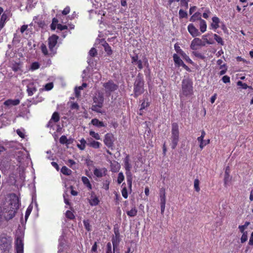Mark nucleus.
<instances>
[{
	"instance_id": "393cba45",
	"label": "nucleus",
	"mask_w": 253,
	"mask_h": 253,
	"mask_svg": "<svg viewBox=\"0 0 253 253\" xmlns=\"http://www.w3.org/2000/svg\"><path fill=\"white\" fill-rule=\"evenodd\" d=\"M27 92L29 96H32L34 92L37 91V89L35 86H33V84H29L27 85Z\"/></svg>"
},
{
	"instance_id": "4be33fe9",
	"label": "nucleus",
	"mask_w": 253,
	"mask_h": 253,
	"mask_svg": "<svg viewBox=\"0 0 253 253\" xmlns=\"http://www.w3.org/2000/svg\"><path fill=\"white\" fill-rule=\"evenodd\" d=\"M89 202L91 206H96L98 204L99 200L94 193L91 194Z\"/></svg>"
},
{
	"instance_id": "9d476101",
	"label": "nucleus",
	"mask_w": 253,
	"mask_h": 253,
	"mask_svg": "<svg viewBox=\"0 0 253 253\" xmlns=\"http://www.w3.org/2000/svg\"><path fill=\"white\" fill-rule=\"evenodd\" d=\"M205 45V42H203L202 40L198 38H194L191 42L190 48L192 50H197L200 46H204Z\"/></svg>"
},
{
	"instance_id": "052dcab7",
	"label": "nucleus",
	"mask_w": 253,
	"mask_h": 253,
	"mask_svg": "<svg viewBox=\"0 0 253 253\" xmlns=\"http://www.w3.org/2000/svg\"><path fill=\"white\" fill-rule=\"evenodd\" d=\"M134 64L137 65L138 68L140 70H141L143 68L142 62L140 60H138Z\"/></svg>"
},
{
	"instance_id": "a18cd8bd",
	"label": "nucleus",
	"mask_w": 253,
	"mask_h": 253,
	"mask_svg": "<svg viewBox=\"0 0 253 253\" xmlns=\"http://www.w3.org/2000/svg\"><path fill=\"white\" fill-rule=\"evenodd\" d=\"M192 53L194 56H195L198 58H200V59H204L205 57L204 55H203L202 53H201L199 52H197V51H193Z\"/></svg>"
},
{
	"instance_id": "2f4dec72",
	"label": "nucleus",
	"mask_w": 253,
	"mask_h": 253,
	"mask_svg": "<svg viewBox=\"0 0 253 253\" xmlns=\"http://www.w3.org/2000/svg\"><path fill=\"white\" fill-rule=\"evenodd\" d=\"M61 172L66 175H69L72 173V171L68 168L65 166H64L61 169Z\"/></svg>"
},
{
	"instance_id": "4c0bfd02",
	"label": "nucleus",
	"mask_w": 253,
	"mask_h": 253,
	"mask_svg": "<svg viewBox=\"0 0 253 253\" xmlns=\"http://www.w3.org/2000/svg\"><path fill=\"white\" fill-rule=\"evenodd\" d=\"M40 68V64L37 62H33L31 66L30 69L32 71L36 70Z\"/></svg>"
},
{
	"instance_id": "338daca9",
	"label": "nucleus",
	"mask_w": 253,
	"mask_h": 253,
	"mask_svg": "<svg viewBox=\"0 0 253 253\" xmlns=\"http://www.w3.org/2000/svg\"><path fill=\"white\" fill-rule=\"evenodd\" d=\"M249 244L251 246H253V232L251 233L250 237Z\"/></svg>"
},
{
	"instance_id": "6e6552de",
	"label": "nucleus",
	"mask_w": 253,
	"mask_h": 253,
	"mask_svg": "<svg viewBox=\"0 0 253 253\" xmlns=\"http://www.w3.org/2000/svg\"><path fill=\"white\" fill-rule=\"evenodd\" d=\"M24 243L23 235H16L15 240V249L16 253H23Z\"/></svg>"
},
{
	"instance_id": "39448f33",
	"label": "nucleus",
	"mask_w": 253,
	"mask_h": 253,
	"mask_svg": "<svg viewBox=\"0 0 253 253\" xmlns=\"http://www.w3.org/2000/svg\"><path fill=\"white\" fill-rule=\"evenodd\" d=\"M193 94L192 82L188 78L183 80L182 82V96H190Z\"/></svg>"
},
{
	"instance_id": "49530a36",
	"label": "nucleus",
	"mask_w": 253,
	"mask_h": 253,
	"mask_svg": "<svg viewBox=\"0 0 253 253\" xmlns=\"http://www.w3.org/2000/svg\"><path fill=\"white\" fill-rule=\"evenodd\" d=\"M109 184H110L109 180H106L104 181V182L103 183V188L106 190H108L109 188Z\"/></svg>"
},
{
	"instance_id": "f8f14e48",
	"label": "nucleus",
	"mask_w": 253,
	"mask_h": 253,
	"mask_svg": "<svg viewBox=\"0 0 253 253\" xmlns=\"http://www.w3.org/2000/svg\"><path fill=\"white\" fill-rule=\"evenodd\" d=\"M187 29L188 32L193 37H196L201 35V33L193 24H189Z\"/></svg>"
},
{
	"instance_id": "37998d69",
	"label": "nucleus",
	"mask_w": 253,
	"mask_h": 253,
	"mask_svg": "<svg viewBox=\"0 0 253 253\" xmlns=\"http://www.w3.org/2000/svg\"><path fill=\"white\" fill-rule=\"evenodd\" d=\"M59 141L60 143L63 144L68 143L67 138L65 135H62L60 137L59 139Z\"/></svg>"
},
{
	"instance_id": "3c124183",
	"label": "nucleus",
	"mask_w": 253,
	"mask_h": 253,
	"mask_svg": "<svg viewBox=\"0 0 253 253\" xmlns=\"http://www.w3.org/2000/svg\"><path fill=\"white\" fill-rule=\"evenodd\" d=\"M18 135L22 138H24L25 137V132L24 130L18 129L16 131Z\"/></svg>"
},
{
	"instance_id": "4d7b16f0",
	"label": "nucleus",
	"mask_w": 253,
	"mask_h": 253,
	"mask_svg": "<svg viewBox=\"0 0 253 253\" xmlns=\"http://www.w3.org/2000/svg\"><path fill=\"white\" fill-rule=\"evenodd\" d=\"M70 8L69 6H67L62 11V13L63 15H67V14H68L70 12Z\"/></svg>"
},
{
	"instance_id": "9b49d317",
	"label": "nucleus",
	"mask_w": 253,
	"mask_h": 253,
	"mask_svg": "<svg viewBox=\"0 0 253 253\" xmlns=\"http://www.w3.org/2000/svg\"><path fill=\"white\" fill-rule=\"evenodd\" d=\"M103 86L105 88V91L108 93L115 91L118 88V86L112 81H109L104 83Z\"/></svg>"
},
{
	"instance_id": "603ef678",
	"label": "nucleus",
	"mask_w": 253,
	"mask_h": 253,
	"mask_svg": "<svg viewBox=\"0 0 253 253\" xmlns=\"http://www.w3.org/2000/svg\"><path fill=\"white\" fill-rule=\"evenodd\" d=\"M189 0H180L181 5L183 6H184L186 8H187L188 7V2Z\"/></svg>"
},
{
	"instance_id": "13d9d810",
	"label": "nucleus",
	"mask_w": 253,
	"mask_h": 253,
	"mask_svg": "<svg viewBox=\"0 0 253 253\" xmlns=\"http://www.w3.org/2000/svg\"><path fill=\"white\" fill-rule=\"evenodd\" d=\"M57 28L60 31L65 30L67 29V26L66 25H62L60 24H58L57 25Z\"/></svg>"
},
{
	"instance_id": "5fc2aeb1",
	"label": "nucleus",
	"mask_w": 253,
	"mask_h": 253,
	"mask_svg": "<svg viewBox=\"0 0 253 253\" xmlns=\"http://www.w3.org/2000/svg\"><path fill=\"white\" fill-rule=\"evenodd\" d=\"M161 204H166V195L164 193L160 196Z\"/></svg>"
},
{
	"instance_id": "aec40b11",
	"label": "nucleus",
	"mask_w": 253,
	"mask_h": 253,
	"mask_svg": "<svg viewBox=\"0 0 253 253\" xmlns=\"http://www.w3.org/2000/svg\"><path fill=\"white\" fill-rule=\"evenodd\" d=\"M91 123L93 126L98 127L106 126V125L102 122L99 121L97 119H93L91 121Z\"/></svg>"
},
{
	"instance_id": "f03ea898",
	"label": "nucleus",
	"mask_w": 253,
	"mask_h": 253,
	"mask_svg": "<svg viewBox=\"0 0 253 253\" xmlns=\"http://www.w3.org/2000/svg\"><path fill=\"white\" fill-rule=\"evenodd\" d=\"M58 37L53 35L48 39V49L46 45L42 43L41 45V49L42 53L45 56L52 57L56 53L57 47L56 45L57 43Z\"/></svg>"
},
{
	"instance_id": "5701e85b",
	"label": "nucleus",
	"mask_w": 253,
	"mask_h": 253,
	"mask_svg": "<svg viewBox=\"0 0 253 253\" xmlns=\"http://www.w3.org/2000/svg\"><path fill=\"white\" fill-rule=\"evenodd\" d=\"M201 13L199 12L195 13L190 18V21L191 22H195L197 20H199L201 21Z\"/></svg>"
},
{
	"instance_id": "b1692460",
	"label": "nucleus",
	"mask_w": 253,
	"mask_h": 253,
	"mask_svg": "<svg viewBox=\"0 0 253 253\" xmlns=\"http://www.w3.org/2000/svg\"><path fill=\"white\" fill-rule=\"evenodd\" d=\"M200 29L202 33L205 32L207 30V23L203 19H201V21H200Z\"/></svg>"
},
{
	"instance_id": "f3484780",
	"label": "nucleus",
	"mask_w": 253,
	"mask_h": 253,
	"mask_svg": "<svg viewBox=\"0 0 253 253\" xmlns=\"http://www.w3.org/2000/svg\"><path fill=\"white\" fill-rule=\"evenodd\" d=\"M219 19L217 17H213L212 18V23L211 24V29L216 30V29L219 28Z\"/></svg>"
},
{
	"instance_id": "09e8293b",
	"label": "nucleus",
	"mask_w": 253,
	"mask_h": 253,
	"mask_svg": "<svg viewBox=\"0 0 253 253\" xmlns=\"http://www.w3.org/2000/svg\"><path fill=\"white\" fill-rule=\"evenodd\" d=\"M53 87V84L52 83H49L46 84L44 86L45 90L48 91L51 90Z\"/></svg>"
},
{
	"instance_id": "412c9836",
	"label": "nucleus",
	"mask_w": 253,
	"mask_h": 253,
	"mask_svg": "<svg viewBox=\"0 0 253 253\" xmlns=\"http://www.w3.org/2000/svg\"><path fill=\"white\" fill-rule=\"evenodd\" d=\"M111 169L112 172H116L120 169V165L118 162L116 161L111 162Z\"/></svg>"
},
{
	"instance_id": "6ab92c4d",
	"label": "nucleus",
	"mask_w": 253,
	"mask_h": 253,
	"mask_svg": "<svg viewBox=\"0 0 253 253\" xmlns=\"http://www.w3.org/2000/svg\"><path fill=\"white\" fill-rule=\"evenodd\" d=\"M20 100L19 99H8L4 101V105L7 106H15L19 104Z\"/></svg>"
},
{
	"instance_id": "f704fd0d",
	"label": "nucleus",
	"mask_w": 253,
	"mask_h": 253,
	"mask_svg": "<svg viewBox=\"0 0 253 253\" xmlns=\"http://www.w3.org/2000/svg\"><path fill=\"white\" fill-rule=\"evenodd\" d=\"M125 179V177L124 174L122 172H120L118 174V176L117 178V182L118 184H121Z\"/></svg>"
},
{
	"instance_id": "0eeeda50",
	"label": "nucleus",
	"mask_w": 253,
	"mask_h": 253,
	"mask_svg": "<svg viewBox=\"0 0 253 253\" xmlns=\"http://www.w3.org/2000/svg\"><path fill=\"white\" fill-rule=\"evenodd\" d=\"M144 92V81L139 75L137 76L134 84V92L135 97L141 94Z\"/></svg>"
},
{
	"instance_id": "a878e982",
	"label": "nucleus",
	"mask_w": 253,
	"mask_h": 253,
	"mask_svg": "<svg viewBox=\"0 0 253 253\" xmlns=\"http://www.w3.org/2000/svg\"><path fill=\"white\" fill-rule=\"evenodd\" d=\"M210 35V34H208L206 35H204L202 36V40L203 42H205V45L206 44H211L213 43V41L211 39H208V36Z\"/></svg>"
},
{
	"instance_id": "f257e3e1",
	"label": "nucleus",
	"mask_w": 253,
	"mask_h": 253,
	"mask_svg": "<svg viewBox=\"0 0 253 253\" xmlns=\"http://www.w3.org/2000/svg\"><path fill=\"white\" fill-rule=\"evenodd\" d=\"M19 205L18 197L15 194L11 195L9 206L4 208L2 211V215H4L6 221L11 219L15 216L16 211L19 208Z\"/></svg>"
},
{
	"instance_id": "864d4df0",
	"label": "nucleus",
	"mask_w": 253,
	"mask_h": 253,
	"mask_svg": "<svg viewBox=\"0 0 253 253\" xmlns=\"http://www.w3.org/2000/svg\"><path fill=\"white\" fill-rule=\"evenodd\" d=\"M97 51L95 48H92L89 51V55L91 57H94L96 54Z\"/></svg>"
},
{
	"instance_id": "c756f323",
	"label": "nucleus",
	"mask_w": 253,
	"mask_h": 253,
	"mask_svg": "<svg viewBox=\"0 0 253 253\" xmlns=\"http://www.w3.org/2000/svg\"><path fill=\"white\" fill-rule=\"evenodd\" d=\"M7 18V15L5 13L2 14L0 19V30L4 26V23Z\"/></svg>"
},
{
	"instance_id": "473e14b6",
	"label": "nucleus",
	"mask_w": 253,
	"mask_h": 253,
	"mask_svg": "<svg viewBox=\"0 0 253 253\" xmlns=\"http://www.w3.org/2000/svg\"><path fill=\"white\" fill-rule=\"evenodd\" d=\"M64 237L62 236H60L59 239V249H58L59 253H61L63 251L62 249V247H63V245H64Z\"/></svg>"
},
{
	"instance_id": "7c9ffc66",
	"label": "nucleus",
	"mask_w": 253,
	"mask_h": 253,
	"mask_svg": "<svg viewBox=\"0 0 253 253\" xmlns=\"http://www.w3.org/2000/svg\"><path fill=\"white\" fill-rule=\"evenodd\" d=\"M80 141L81 142V144H77V146L80 150H83L85 149L86 141L84 138H82Z\"/></svg>"
},
{
	"instance_id": "20e7f679",
	"label": "nucleus",
	"mask_w": 253,
	"mask_h": 253,
	"mask_svg": "<svg viewBox=\"0 0 253 253\" xmlns=\"http://www.w3.org/2000/svg\"><path fill=\"white\" fill-rule=\"evenodd\" d=\"M179 132L178 130V126L176 123H173L172 125L171 135L170 138V146L172 149H174L179 141Z\"/></svg>"
},
{
	"instance_id": "bf43d9fd",
	"label": "nucleus",
	"mask_w": 253,
	"mask_h": 253,
	"mask_svg": "<svg viewBox=\"0 0 253 253\" xmlns=\"http://www.w3.org/2000/svg\"><path fill=\"white\" fill-rule=\"evenodd\" d=\"M32 211V209L29 207L28 209L26 210V213H25V219H27V218L28 217L29 215L31 213Z\"/></svg>"
},
{
	"instance_id": "a19ab883",
	"label": "nucleus",
	"mask_w": 253,
	"mask_h": 253,
	"mask_svg": "<svg viewBox=\"0 0 253 253\" xmlns=\"http://www.w3.org/2000/svg\"><path fill=\"white\" fill-rule=\"evenodd\" d=\"M179 16L180 18H187V13L186 11L182 9H180L179 11Z\"/></svg>"
},
{
	"instance_id": "774afa93",
	"label": "nucleus",
	"mask_w": 253,
	"mask_h": 253,
	"mask_svg": "<svg viewBox=\"0 0 253 253\" xmlns=\"http://www.w3.org/2000/svg\"><path fill=\"white\" fill-rule=\"evenodd\" d=\"M76 164L75 162L73 161V160H69L68 161L67 164L70 167H72L73 165H74Z\"/></svg>"
},
{
	"instance_id": "e2e57ef3",
	"label": "nucleus",
	"mask_w": 253,
	"mask_h": 253,
	"mask_svg": "<svg viewBox=\"0 0 253 253\" xmlns=\"http://www.w3.org/2000/svg\"><path fill=\"white\" fill-rule=\"evenodd\" d=\"M138 60V57L137 55L132 56L131 57V62L133 64H135Z\"/></svg>"
},
{
	"instance_id": "7ed1b4c3",
	"label": "nucleus",
	"mask_w": 253,
	"mask_h": 253,
	"mask_svg": "<svg viewBox=\"0 0 253 253\" xmlns=\"http://www.w3.org/2000/svg\"><path fill=\"white\" fill-rule=\"evenodd\" d=\"M12 238L6 233L0 235V250L4 253H7L12 247Z\"/></svg>"
},
{
	"instance_id": "e433bc0d",
	"label": "nucleus",
	"mask_w": 253,
	"mask_h": 253,
	"mask_svg": "<svg viewBox=\"0 0 253 253\" xmlns=\"http://www.w3.org/2000/svg\"><path fill=\"white\" fill-rule=\"evenodd\" d=\"M199 183H200V182L198 179H195L194 182V187L195 190L197 192H199L200 190V188L199 187Z\"/></svg>"
},
{
	"instance_id": "ea45409f",
	"label": "nucleus",
	"mask_w": 253,
	"mask_h": 253,
	"mask_svg": "<svg viewBox=\"0 0 253 253\" xmlns=\"http://www.w3.org/2000/svg\"><path fill=\"white\" fill-rule=\"evenodd\" d=\"M242 235L241 238V242L244 243L246 242L248 240V232H244L242 233Z\"/></svg>"
},
{
	"instance_id": "72a5a7b5",
	"label": "nucleus",
	"mask_w": 253,
	"mask_h": 253,
	"mask_svg": "<svg viewBox=\"0 0 253 253\" xmlns=\"http://www.w3.org/2000/svg\"><path fill=\"white\" fill-rule=\"evenodd\" d=\"M89 135L96 140H100V136L99 133L95 132L93 130H90L89 132Z\"/></svg>"
},
{
	"instance_id": "dca6fc26",
	"label": "nucleus",
	"mask_w": 253,
	"mask_h": 253,
	"mask_svg": "<svg viewBox=\"0 0 253 253\" xmlns=\"http://www.w3.org/2000/svg\"><path fill=\"white\" fill-rule=\"evenodd\" d=\"M59 120V114L55 112H54L51 117V119L50 120L49 122H48V124L47 125V126H52V122L56 123L58 122Z\"/></svg>"
},
{
	"instance_id": "bb28decb",
	"label": "nucleus",
	"mask_w": 253,
	"mask_h": 253,
	"mask_svg": "<svg viewBox=\"0 0 253 253\" xmlns=\"http://www.w3.org/2000/svg\"><path fill=\"white\" fill-rule=\"evenodd\" d=\"M102 45L104 47L105 51L108 55H111L112 53V50L111 47L109 45L108 43L105 41H103Z\"/></svg>"
},
{
	"instance_id": "de8ad7c7",
	"label": "nucleus",
	"mask_w": 253,
	"mask_h": 253,
	"mask_svg": "<svg viewBox=\"0 0 253 253\" xmlns=\"http://www.w3.org/2000/svg\"><path fill=\"white\" fill-rule=\"evenodd\" d=\"M122 194L123 197L125 199H126L128 197L127 195V191L126 188V187H124L123 188L122 190Z\"/></svg>"
},
{
	"instance_id": "c03bdc74",
	"label": "nucleus",
	"mask_w": 253,
	"mask_h": 253,
	"mask_svg": "<svg viewBox=\"0 0 253 253\" xmlns=\"http://www.w3.org/2000/svg\"><path fill=\"white\" fill-rule=\"evenodd\" d=\"M5 221L6 220L4 219V215L2 216L1 214H0V228L3 227L5 225Z\"/></svg>"
},
{
	"instance_id": "1a4fd4ad",
	"label": "nucleus",
	"mask_w": 253,
	"mask_h": 253,
	"mask_svg": "<svg viewBox=\"0 0 253 253\" xmlns=\"http://www.w3.org/2000/svg\"><path fill=\"white\" fill-rule=\"evenodd\" d=\"M104 144L109 148L113 149L115 138L112 133H107L105 135L104 139Z\"/></svg>"
},
{
	"instance_id": "c85d7f7f",
	"label": "nucleus",
	"mask_w": 253,
	"mask_h": 253,
	"mask_svg": "<svg viewBox=\"0 0 253 253\" xmlns=\"http://www.w3.org/2000/svg\"><path fill=\"white\" fill-rule=\"evenodd\" d=\"M137 213V210L135 207L132 208L130 211H126L127 215L130 217L135 216Z\"/></svg>"
},
{
	"instance_id": "69168bd1",
	"label": "nucleus",
	"mask_w": 253,
	"mask_h": 253,
	"mask_svg": "<svg viewBox=\"0 0 253 253\" xmlns=\"http://www.w3.org/2000/svg\"><path fill=\"white\" fill-rule=\"evenodd\" d=\"M80 89L79 87H76L75 89V95L77 97H79L80 96Z\"/></svg>"
},
{
	"instance_id": "58836bf2",
	"label": "nucleus",
	"mask_w": 253,
	"mask_h": 253,
	"mask_svg": "<svg viewBox=\"0 0 253 253\" xmlns=\"http://www.w3.org/2000/svg\"><path fill=\"white\" fill-rule=\"evenodd\" d=\"M197 140L200 142V148L201 150L205 146V144H204V138L199 136L197 138Z\"/></svg>"
},
{
	"instance_id": "79ce46f5",
	"label": "nucleus",
	"mask_w": 253,
	"mask_h": 253,
	"mask_svg": "<svg viewBox=\"0 0 253 253\" xmlns=\"http://www.w3.org/2000/svg\"><path fill=\"white\" fill-rule=\"evenodd\" d=\"M83 222L85 229L88 231H90L91 230V226L89 224V221L88 220H84Z\"/></svg>"
},
{
	"instance_id": "2eb2a0df",
	"label": "nucleus",
	"mask_w": 253,
	"mask_h": 253,
	"mask_svg": "<svg viewBox=\"0 0 253 253\" xmlns=\"http://www.w3.org/2000/svg\"><path fill=\"white\" fill-rule=\"evenodd\" d=\"M173 57L175 63L178 66H183L184 68H187V66L177 54H174Z\"/></svg>"
},
{
	"instance_id": "4468645a",
	"label": "nucleus",
	"mask_w": 253,
	"mask_h": 253,
	"mask_svg": "<svg viewBox=\"0 0 253 253\" xmlns=\"http://www.w3.org/2000/svg\"><path fill=\"white\" fill-rule=\"evenodd\" d=\"M94 102L96 103V106L101 108L103 103L104 98L102 95L98 94L93 98Z\"/></svg>"
},
{
	"instance_id": "680f3d73",
	"label": "nucleus",
	"mask_w": 253,
	"mask_h": 253,
	"mask_svg": "<svg viewBox=\"0 0 253 253\" xmlns=\"http://www.w3.org/2000/svg\"><path fill=\"white\" fill-rule=\"evenodd\" d=\"M107 248L106 253H112V246L110 243L107 244Z\"/></svg>"
},
{
	"instance_id": "a211bd4d",
	"label": "nucleus",
	"mask_w": 253,
	"mask_h": 253,
	"mask_svg": "<svg viewBox=\"0 0 253 253\" xmlns=\"http://www.w3.org/2000/svg\"><path fill=\"white\" fill-rule=\"evenodd\" d=\"M87 145L95 149L99 148L100 147L101 143L96 141L92 139H88Z\"/></svg>"
},
{
	"instance_id": "c9c22d12",
	"label": "nucleus",
	"mask_w": 253,
	"mask_h": 253,
	"mask_svg": "<svg viewBox=\"0 0 253 253\" xmlns=\"http://www.w3.org/2000/svg\"><path fill=\"white\" fill-rule=\"evenodd\" d=\"M213 37H214V40L219 44H220L221 45H223L224 44V42L222 40V39L219 37V36H218L216 34H214L213 35Z\"/></svg>"
},
{
	"instance_id": "ddd939ff",
	"label": "nucleus",
	"mask_w": 253,
	"mask_h": 253,
	"mask_svg": "<svg viewBox=\"0 0 253 253\" xmlns=\"http://www.w3.org/2000/svg\"><path fill=\"white\" fill-rule=\"evenodd\" d=\"M107 169L105 168L97 169H94L93 173L97 177H102L106 174Z\"/></svg>"
},
{
	"instance_id": "423d86ee",
	"label": "nucleus",
	"mask_w": 253,
	"mask_h": 253,
	"mask_svg": "<svg viewBox=\"0 0 253 253\" xmlns=\"http://www.w3.org/2000/svg\"><path fill=\"white\" fill-rule=\"evenodd\" d=\"M129 161V157L128 155H127L124 160V167L126 171V176L127 183L128 185L129 188L131 189L132 187V174L130 172V169H131V165Z\"/></svg>"
},
{
	"instance_id": "cd10ccee",
	"label": "nucleus",
	"mask_w": 253,
	"mask_h": 253,
	"mask_svg": "<svg viewBox=\"0 0 253 253\" xmlns=\"http://www.w3.org/2000/svg\"><path fill=\"white\" fill-rule=\"evenodd\" d=\"M82 180L84 185H85L89 190H91L92 189L91 184H90L89 179L86 177L83 176L82 177Z\"/></svg>"
},
{
	"instance_id": "6e6d98bb",
	"label": "nucleus",
	"mask_w": 253,
	"mask_h": 253,
	"mask_svg": "<svg viewBox=\"0 0 253 253\" xmlns=\"http://www.w3.org/2000/svg\"><path fill=\"white\" fill-rule=\"evenodd\" d=\"M223 83L226 84L230 82V77L228 76H224L222 78Z\"/></svg>"
},
{
	"instance_id": "0e129e2a",
	"label": "nucleus",
	"mask_w": 253,
	"mask_h": 253,
	"mask_svg": "<svg viewBox=\"0 0 253 253\" xmlns=\"http://www.w3.org/2000/svg\"><path fill=\"white\" fill-rule=\"evenodd\" d=\"M238 228L239 229L240 231L243 233L244 232H246L247 231H245V230L247 229L246 228H245L244 226L243 225H239L238 227Z\"/></svg>"
},
{
	"instance_id": "8fccbe9b",
	"label": "nucleus",
	"mask_w": 253,
	"mask_h": 253,
	"mask_svg": "<svg viewBox=\"0 0 253 253\" xmlns=\"http://www.w3.org/2000/svg\"><path fill=\"white\" fill-rule=\"evenodd\" d=\"M66 215L67 218L70 219H73L75 217L73 212L70 211H66Z\"/></svg>"
}]
</instances>
